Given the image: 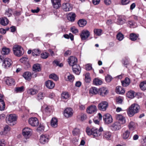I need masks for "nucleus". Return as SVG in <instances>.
<instances>
[{
	"instance_id": "nucleus-25",
	"label": "nucleus",
	"mask_w": 146,
	"mask_h": 146,
	"mask_svg": "<svg viewBox=\"0 0 146 146\" xmlns=\"http://www.w3.org/2000/svg\"><path fill=\"white\" fill-rule=\"evenodd\" d=\"M76 15L74 13H69L67 16V19L71 22H73L75 20Z\"/></svg>"
},
{
	"instance_id": "nucleus-55",
	"label": "nucleus",
	"mask_w": 146,
	"mask_h": 146,
	"mask_svg": "<svg viewBox=\"0 0 146 146\" xmlns=\"http://www.w3.org/2000/svg\"><path fill=\"white\" fill-rule=\"evenodd\" d=\"M12 12L11 9H8L6 11L5 13V14L7 15L8 17H9L12 14Z\"/></svg>"
},
{
	"instance_id": "nucleus-23",
	"label": "nucleus",
	"mask_w": 146,
	"mask_h": 146,
	"mask_svg": "<svg viewBox=\"0 0 146 146\" xmlns=\"http://www.w3.org/2000/svg\"><path fill=\"white\" fill-rule=\"evenodd\" d=\"M50 125L51 126L54 128H56L58 126V120L55 117H53L51 121Z\"/></svg>"
},
{
	"instance_id": "nucleus-1",
	"label": "nucleus",
	"mask_w": 146,
	"mask_h": 146,
	"mask_svg": "<svg viewBox=\"0 0 146 146\" xmlns=\"http://www.w3.org/2000/svg\"><path fill=\"white\" fill-rule=\"evenodd\" d=\"M103 129L102 127H100L98 130L96 128H93L91 129L87 127L86 129V132L88 135H92L96 139L100 137H101L102 132Z\"/></svg>"
},
{
	"instance_id": "nucleus-6",
	"label": "nucleus",
	"mask_w": 146,
	"mask_h": 146,
	"mask_svg": "<svg viewBox=\"0 0 146 146\" xmlns=\"http://www.w3.org/2000/svg\"><path fill=\"white\" fill-rule=\"evenodd\" d=\"M32 130L28 127L24 128L23 130V135L26 139H28L31 135Z\"/></svg>"
},
{
	"instance_id": "nucleus-9",
	"label": "nucleus",
	"mask_w": 146,
	"mask_h": 146,
	"mask_svg": "<svg viewBox=\"0 0 146 146\" xmlns=\"http://www.w3.org/2000/svg\"><path fill=\"white\" fill-rule=\"evenodd\" d=\"M108 106V103L106 101H102L98 106L99 109L102 111H105Z\"/></svg>"
},
{
	"instance_id": "nucleus-42",
	"label": "nucleus",
	"mask_w": 146,
	"mask_h": 146,
	"mask_svg": "<svg viewBox=\"0 0 146 146\" xmlns=\"http://www.w3.org/2000/svg\"><path fill=\"white\" fill-rule=\"evenodd\" d=\"M135 92L132 91H129L126 94L127 96V97L133 98L134 97Z\"/></svg>"
},
{
	"instance_id": "nucleus-17",
	"label": "nucleus",
	"mask_w": 146,
	"mask_h": 146,
	"mask_svg": "<svg viewBox=\"0 0 146 146\" xmlns=\"http://www.w3.org/2000/svg\"><path fill=\"white\" fill-rule=\"evenodd\" d=\"M97 110V108L95 106L91 105L87 108L86 111L88 113L91 114L96 111Z\"/></svg>"
},
{
	"instance_id": "nucleus-21",
	"label": "nucleus",
	"mask_w": 146,
	"mask_h": 146,
	"mask_svg": "<svg viewBox=\"0 0 146 146\" xmlns=\"http://www.w3.org/2000/svg\"><path fill=\"white\" fill-rule=\"evenodd\" d=\"M99 92L100 95L102 96H104L108 93V91L104 87L102 88L99 90Z\"/></svg>"
},
{
	"instance_id": "nucleus-8",
	"label": "nucleus",
	"mask_w": 146,
	"mask_h": 146,
	"mask_svg": "<svg viewBox=\"0 0 146 146\" xmlns=\"http://www.w3.org/2000/svg\"><path fill=\"white\" fill-rule=\"evenodd\" d=\"M121 124L119 122L116 121L114 122L110 126V128L112 131H115L121 129Z\"/></svg>"
},
{
	"instance_id": "nucleus-22",
	"label": "nucleus",
	"mask_w": 146,
	"mask_h": 146,
	"mask_svg": "<svg viewBox=\"0 0 146 146\" xmlns=\"http://www.w3.org/2000/svg\"><path fill=\"white\" fill-rule=\"evenodd\" d=\"M45 85L49 89H52L54 86L55 84L53 81L48 80L46 82Z\"/></svg>"
},
{
	"instance_id": "nucleus-28",
	"label": "nucleus",
	"mask_w": 146,
	"mask_h": 146,
	"mask_svg": "<svg viewBox=\"0 0 146 146\" xmlns=\"http://www.w3.org/2000/svg\"><path fill=\"white\" fill-rule=\"evenodd\" d=\"M116 92L118 94H123L125 92L124 88L121 86H117L116 88Z\"/></svg>"
},
{
	"instance_id": "nucleus-12",
	"label": "nucleus",
	"mask_w": 146,
	"mask_h": 146,
	"mask_svg": "<svg viewBox=\"0 0 146 146\" xmlns=\"http://www.w3.org/2000/svg\"><path fill=\"white\" fill-rule=\"evenodd\" d=\"M68 63L70 65L72 66L74 65H76L77 62L76 58L73 56H71L68 58Z\"/></svg>"
},
{
	"instance_id": "nucleus-48",
	"label": "nucleus",
	"mask_w": 146,
	"mask_h": 146,
	"mask_svg": "<svg viewBox=\"0 0 146 146\" xmlns=\"http://www.w3.org/2000/svg\"><path fill=\"white\" fill-rule=\"evenodd\" d=\"M15 91L17 92H21L24 91V87L23 86L21 87H17L15 89Z\"/></svg>"
},
{
	"instance_id": "nucleus-62",
	"label": "nucleus",
	"mask_w": 146,
	"mask_h": 146,
	"mask_svg": "<svg viewBox=\"0 0 146 146\" xmlns=\"http://www.w3.org/2000/svg\"><path fill=\"white\" fill-rule=\"evenodd\" d=\"M104 2L107 5H109L111 3V0H104Z\"/></svg>"
},
{
	"instance_id": "nucleus-33",
	"label": "nucleus",
	"mask_w": 146,
	"mask_h": 146,
	"mask_svg": "<svg viewBox=\"0 0 146 146\" xmlns=\"http://www.w3.org/2000/svg\"><path fill=\"white\" fill-rule=\"evenodd\" d=\"M33 70L36 72L40 71L41 69L40 65L39 64H36L33 65Z\"/></svg>"
},
{
	"instance_id": "nucleus-46",
	"label": "nucleus",
	"mask_w": 146,
	"mask_h": 146,
	"mask_svg": "<svg viewBox=\"0 0 146 146\" xmlns=\"http://www.w3.org/2000/svg\"><path fill=\"white\" fill-rule=\"evenodd\" d=\"M50 78L52 79L55 81H57L58 79V77L54 74H52L49 76Z\"/></svg>"
},
{
	"instance_id": "nucleus-30",
	"label": "nucleus",
	"mask_w": 146,
	"mask_h": 146,
	"mask_svg": "<svg viewBox=\"0 0 146 146\" xmlns=\"http://www.w3.org/2000/svg\"><path fill=\"white\" fill-rule=\"evenodd\" d=\"M102 81L98 78H95L93 80V84L96 86L100 85L102 84Z\"/></svg>"
},
{
	"instance_id": "nucleus-4",
	"label": "nucleus",
	"mask_w": 146,
	"mask_h": 146,
	"mask_svg": "<svg viewBox=\"0 0 146 146\" xmlns=\"http://www.w3.org/2000/svg\"><path fill=\"white\" fill-rule=\"evenodd\" d=\"M17 119V117L15 114H10L7 116L6 122L9 125H14Z\"/></svg>"
},
{
	"instance_id": "nucleus-20",
	"label": "nucleus",
	"mask_w": 146,
	"mask_h": 146,
	"mask_svg": "<svg viewBox=\"0 0 146 146\" xmlns=\"http://www.w3.org/2000/svg\"><path fill=\"white\" fill-rule=\"evenodd\" d=\"M116 119L119 121L121 124H124L125 123V120L124 117L120 114H118L116 115Z\"/></svg>"
},
{
	"instance_id": "nucleus-15",
	"label": "nucleus",
	"mask_w": 146,
	"mask_h": 146,
	"mask_svg": "<svg viewBox=\"0 0 146 146\" xmlns=\"http://www.w3.org/2000/svg\"><path fill=\"white\" fill-rule=\"evenodd\" d=\"M54 8L55 9H58L61 7V0H51Z\"/></svg>"
},
{
	"instance_id": "nucleus-36",
	"label": "nucleus",
	"mask_w": 146,
	"mask_h": 146,
	"mask_svg": "<svg viewBox=\"0 0 146 146\" xmlns=\"http://www.w3.org/2000/svg\"><path fill=\"white\" fill-rule=\"evenodd\" d=\"M38 91L35 89L31 88L28 89L27 90V93L31 95H33L37 93Z\"/></svg>"
},
{
	"instance_id": "nucleus-19",
	"label": "nucleus",
	"mask_w": 146,
	"mask_h": 146,
	"mask_svg": "<svg viewBox=\"0 0 146 146\" xmlns=\"http://www.w3.org/2000/svg\"><path fill=\"white\" fill-rule=\"evenodd\" d=\"M5 81L7 84L9 86H12L15 85V82L14 79L11 77L5 78Z\"/></svg>"
},
{
	"instance_id": "nucleus-10",
	"label": "nucleus",
	"mask_w": 146,
	"mask_h": 146,
	"mask_svg": "<svg viewBox=\"0 0 146 146\" xmlns=\"http://www.w3.org/2000/svg\"><path fill=\"white\" fill-rule=\"evenodd\" d=\"M11 60L8 58H6L3 61L2 66L5 68H8L12 65Z\"/></svg>"
},
{
	"instance_id": "nucleus-11",
	"label": "nucleus",
	"mask_w": 146,
	"mask_h": 146,
	"mask_svg": "<svg viewBox=\"0 0 146 146\" xmlns=\"http://www.w3.org/2000/svg\"><path fill=\"white\" fill-rule=\"evenodd\" d=\"M29 124L32 126L36 127L39 124V122L37 118L36 117H31L29 120Z\"/></svg>"
},
{
	"instance_id": "nucleus-3",
	"label": "nucleus",
	"mask_w": 146,
	"mask_h": 146,
	"mask_svg": "<svg viewBox=\"0 0 146 146\" xmlns=\"http://www.w3.org/2000/svg\"><path fill=\"white\" fill-rule=\"evenodd\" d=\"M13 51L14 54L17 56H20L24 53L23 49L20 46L15 45L13 46Z\"/></svg>"
},
{
	"instance_id": "nucleus-53",
	"label": "nucleus",
	"mask_w": 146,
	"mask_h": 146,
	"mask_svg": "<svg viewBox=\"0 0 146 146\" xmlns=\"http://www.w3.org/2000/svg\"><path fill=\"white\" fill-rule=\"evenodd\" d=\"M112 79V77L109 75H107L105 78V80L107 82H110Z\"/></svg>"
},
{
	"instance_id": "nucleus-14",
	"label": "nucleus",
	"mask_w": 146,
	"mask_h": 146,
	"mask_svg": "<svg viewBox=\"0 0 146 146\" xmlns=\"http://www.w3.org/2000/svg\"><path fill=\"white\" fill-rule=\"evenodd\" d=\"M72 67L73 72L76 74H79L81 71V68L79 65L76 64L73 65Z\"/></svg>"
},
{
	"instance_id": "nucleus-16",
	"label": "nucleus",
	"mask_w": 146,
	"mask_h": 146,
	"mask_svg": "<svg viewBox=\"0 0 146 146\" xmlns=\"http://www.w3.org/2000/svg\"><path fill=\"white\" fill-rule=\"evenodd\" d=\"M62 8L65 11H70L72 10V6L69 3H63L62 6Z\"/></svg>"
},
{
	"instance_id": "nucleus-13",
	"label": "nucleus",
	"mask_w": 146,
	"mask_h": 146,
	"mask_svg": "<svg viewBox=\"0 0 146 146\" xmlns=\"http://www.w3.org/2000/svg\"><path fill=\"white\" fill-rule=\"evenodd\" d=\"M73 113L72 110L70 108H66L64 111V115L67 118L72 116Z\"/></svg>"
},
{
	"instance_id": "nucleus-61",
	"label": "nucleus",
	"mask_w": 146,
	"mask_h": 146,
	"mask_svg": "<svg viewBox=\"0 0 146 146\" xmlns=\"http://www.w3.org/2000/svg\"><path fill=\"white\" fill-rule=\"evenodd\" d=\"M71 51L70 50H67L64 53V55L65 56H67L71 55Z\"/></svg>"
},
{
	"instance_id": "nucleus-52",
	"label": "nucleus",
	"mask_w": 146,
	"mask_h": 146,
	"mask_svg": "<svg viewBox=\"0 0 146 146\" xmlns=\"http://www.w3.org/2000/svg\"><path fill=\"white\" fill-rule=\"evenodd\" d=\"M123 38V35L121 33H119L117 35V38L119 40H122Z\"/></svg>"
},
{
	"instance_id": "nucleus-35",
	"label": "nucleus",
	"mask_w": 146,
	"mask_h": 146,
	"mask_svg": "<svg viewBox=\"0 0 146 146\" xmlns=\"http://www.w3.org/2000/svg\"><path fill=\"white\" fill-rule=\"evenodd\" d=\"M10 52V50L9 48L4 47L2 49L1 53L3 55H7Z\"/></svg>"
},
{
	"instance_id": "nucleus-37",
	"label": "nucleus",
	"mask_w": 146,
	"mask_h": 146,
	"mask_svg": "<svg viewBox=\"0 0 146 146\" xmlns=\"http://www.w3.org/2000/svg\"><path fill=\"white\" fill-rule=\"evenodd\" d=\"M111 136V133L109 131H106L104 132L103 134V137L107 139H109Z\"/></svg>"
},
{
	"instance_id": "nucleus-49",
	"label": "nucleus",
	"mask_w": 146,
	"mask_h": 146,
	"mask_svg": "<svg viewBox=\"0 0 146 146\" xmlns=\"http://www.w3.org/2000/svg\"><path fill=\"white\" fill-rule=\"evenodd\" d=\"M49 54L46 52H43L41 54V57L43 59H46L49 56Z\"/></svg>"
},
{
	"instance_id": "nucleus-27",
	"label": "nucleus",
	"mask_w": 146,
	"mask_h": 146,
	"mask_svg": "<svg viewBox=\"0 0 146 146\" xmlns=\"http://www.w3.org/2000/svg\"><path fill=\"white\" fill-rule=\"evenodd\" d=\"M0 23L3 25L6 26L9 23V21L6 18H0Z\"/></svg>"
},
{
	"instance_id": "nucleus-38",
	"label": "nucleus",
	"mask_w": 146,
	"mask_h": 146,
	"mask_svg": "<svg viewBox=\"0 0 146 146\" xmlns=\"http://www.w3.org/2000/svg\"><path fill=\"white\" fill-rule=\"evenodd\" d=\"M5 107V104L3 100H0V110L3 111Z\"/></svg>"
},
{
	"instance_id": "nucleus-34",
	"label": "nucleus",
	"mask_w": 146,
	"mask_h": 146,
	"mask_svg": "<svg viewBox=\"0 0 146 146\" xmlns=\"http://www.w3.org/2000/svg\"><path fill=\"white\" fill-rule=\"evenodd\" d=\"M40 53V51L38 49H35L32 51V54L34 57L38 56Z\"/></svg>"
},
{
	"instance_id": "nucleus-26",
	"label": "nucleus",
	"mask_w": 146,
	"mask_h": 146,
	"mask_svg": "<svg viewBox=\"0 0 146 146\" xmlns=\"http://www.w3.org/2000/svg\"><path fill=\"white\" fill-rule=\"evenodd\" d=\"M86 21L84 19H82L79 20L78 21V24L80 27H83L86 25L87 24Z\"/></svg>"
},
{
	"instance_id": "nucleus-44",
	"label": "nucleus",
	"mask_w": 146,
	"mask_h": 146,
	"mask_svg": "<svg viewBox=\"0 0 146 146\" xmlns=\"http://www.w3.org/2000/svg\"><path fill=\"white\" fill-rule=\"evenodd\" d=\"M128 126L130 130H133L135 129L136 125L135 123L132 121H131L129 123Z\"/></svg>"
},
{
	"instance_id": "nucleus-56",
	"label": "nucleus",
	"mask_w": 146,
	"mask_h": 146,
	"mask_svg": "<svg viewBox=\"0 0 146 146\" xmlns=\"http://www.w3.org/2000/svg\"><path fill=\"white\" fill-rule=\"evenodd\" d=\"M10 130V128L8 125H6L4 128L3 132L5 133H7V131Z\"/></svg>"
},
{
	"instance_id": "nucleus-29",
	"label": "nucleus",
	"mask_w": 146,
	"mask_h": 146,
	"mask_svg": "<svg viewBox=\"0 0 146 146\" xmlns=\"http://www.w3.org/2000/svg\"><path fill=\"white\" fill-rule=\"evenodd\" d=\"M130 83V80L127 77L124 80L121 82L122 86L124 87L127 86Z\"/></svg>"
},
{
	"instance_id": "nucleus-58",
	"label": "nucleus",
	"mask_w": 146,
	"mask_h": 146,
	"mask_svg": "<svg viewBox=\"0 0 146 146\" xmlns=\"http://www.w3.org/2000/svg\"><path fill=\"white\" fill-rule=\"evenodd\" d=\"M28 60V58L27 57H23L20 60V61L23 63H25Z\"/></svg>"
},
{
	"instance_id": "nucleus-45",
	"label": "nucleus",
	"mask_w": 146,
	"mask_h": 146,
	"mask_svg": "<svg viewBox=\"0 0 146 146\" xmlns=\"http://www.w3.org/2000/svg\"><path fill=\"white\" fill-rule=\"evenodd\" d=\"M130 39L132 41H135L136 40L138 36L137 35L134 33H132L130 35Z\"/></svg>"
},
{
	"instance_id": "nucleus-47",
	"label": "nucleus",
	"mask_w": 146,
	"mask_h": 146,
	"mask_svg": "<svg viewBox=\"0 0 146 146\" xmlns=\"http://www.w3.org/2000/svg\"><path fill=\"white\" fill-rule=\"evenodd\" d=\"M85 81L86 82H89L91 81L90 74L87 73L85 74Z\"/></svg>"
},
{
	"instance_id": "nucleus-7",
	"label": "nucleus",
	"mask_w": 146,
	"mask_h": 146,
	"mask_svg": "<svg viewBox=\"0 0 146 146\" xmlns=\"http://www.w3.org/2000/svg\"><path fill=\"white\" fill-rule=\"evenodd\" d=\"M90 33L87 30H82L80 34V36L82 40H85L88 39L90 36Z\"/></svg>"
},
{
	"instance_id": "nucleus-64",
	"label": "nucleus",
	"mask_w": 146,
	"mask_h": 146,
	"mask_svg": "<svg viewBox=\"0 0 146 146\" xmlns=\"http://www.w3.org/2000/svg\"><path fill=\"white\" fill-rule=\"evenodd\" d=\"M0 146H5V142L4 139L0 140Z\"/></svg>"
},
{
	"instance_id": "nucleus-51",
	"label": "nucleus",
	"mask_w": 146,
	"mask_h": 146,
	"mask_svg": "<svg viewBox=\"0 0 146 146\" xmlns=\"http://www.w3.org/2000/svg\"><path fill=\"white\" fill-rule=\"evenodd\" d=\"M72 132L74 135H77L80 133V130L78 128H75L74 129Z\"/></svg>"
},
{
	"instance_id": "nucleus-2",
	"label": "nucleus",
	"mask_w": 146,
	"mask_h": 146,
	"mask_svg": "<svg viewBox=\"0 0 146 146\" xmlns=\"http://www.w3.org/2000/svg\"><path fill=\"white\" fill-rule=\"evenodd\" d=\"M140 107L138 104H132L129 108L127 113L128 115L130 117L133 116L135 114L139 112L140 109Z\"/></svg>"
},
{
	"instance_id": "nucleus-60",
	"label": "nucleus",
	"mask_w": 146,
	"mask_h": 146,
	"mask_svg": "<svg viewBox=\"0 0 146 146\" xmlns=\"http://www.w3.org/2000/svg\"><path fill=\"white\" fill-rule=\"evenodd\" d=\"M71 30L72 32L74 34H76L78 33V30L75 27H73L71 28Z\"/></svg>"
},
{
	"instance_id": "nucleus-57",
	"label": "nucleus",
	"mask_w": 146,
	"mask_h": 146,
	"mask_svg": "<svg viewBox=\"0 0 146 146\" xmlns=\"http://www.w3.org/2000/svg\"><path fill=\"white\" fill-rule=\"evenodd\" d=\"M130 0H121V3L122 5H126L129 3Z\"/></svg>"
},
{
	"instance_id": "nucleus-18",
	"label": "nucleus",
	"mask_w": 146,
	"mask_h": 146,
	"mask_svg": "<svg viewBox=\"0 0 146 146\" xmlns=\"http://www.w3.org/2000/svg\"><path fill=\"white\" fill-rule=\"evenodd\" d=\"M49 139L48 136L46 135H42L40 137V142L41 143L45 144L48 142Z\"/></svg>"
},
{
	"instance_id": "nucleus-59",
	"label": "nucleus",
	"mask_w": 146,
	"mask_h": 146,
	"mask_svg": "<svg viewBox=\"0 0 146 146\" xmlns=\"http://www.w3.org/2000/svg\"><path fill=\"white\" fill-rule=\"evenodd\" d=\"M92 67L91 65L90 64H86L85 66V69L87 70H91Z\"/></svg>"
},
{
	"instance_id": "nucleus-63",
	"label": "nucleus",
	"mask_w": 146,
	"mask_h": 146,
	"mask_svg": "<svg viewBox=\"0 0 146 146\" xmlns=\"http://www.w3.org/2000/svg\"><path fill=\"white\" fill-rule=\"evenodd\" d=\"M44 127L42 125H40L38 127L37 130L40 131H42L44 130Z\"/></svg>"
},
{
	"instance_id": "nucleus-43",
	"label": "nucleus",
	"mask_w": 146,
	"mask_h": 146,
	"mask_svg": "<svg viewBox=\"0 0 146 146\" xmlns=\"http://www.w3.org/2000/svg\"><path fill=\"white\" fill-rule=\"evenodd\" d=\"M45 94L43 93L40 92L38 93L37 97V99L38 100H42L43 99L44 97Z\"/></svg>"
},
{
	"instance_id": "nucleus-54",
	"label": "nucleus",
	"mask_w": 146,
	"mask_h": 146,
	"mask_svg": "<svg viewBox=\"0 0 146 146\" xmlns=\"http://www.w3.org/2000/svg\"><path fill=\"white\" fill-rule=\"evenodd\" d=\"M67 77L68 80L70 81L71 82H73L74 80V76L70 74Z\"/></svg>"
},
{
	"instance_id": "nucleus-39",
	"label": "nucleus",
	"mask_w": 146,
	"mask_h": 146,
	"mask_svg": "<svg viewBox=\"0 0 146 146\" xmlns=\"http://www.w3.org/2000/svg\"><path fill=\"white\" fill-rule=\"evenodd\" d=\"M140 88L143 91L146 90V81L141 82L139 84Z\"/></svg>"
},
{
	"instance_id": "nucleus-32",
	"label": "nucleus",
	"mask_w": 146,
	"mask_h": 146,
	"mask_svg": "<svg viewBox=\"0 0 146 146\" xmlns=\"http://www.w3.org/2000/svg\"><path fill=\"white\" fill-rule=\"evenodd\" d=\"M61 98L62 100L68 99L70 96L68 93L67 92H63L61 94Z\"/></svg>"
},
{
	"instance_id": "nucleus-5",
	"label": "nucleus",
	"mask_w": 146,
	"mask_h": 146,
	"mask_svg": "<svg viewBox=\"0 0 146 146\" xmlns=\"http://www.w3.org/2000/svg\"><path fill=\"white\" fill-rule=\"evenodd\" d=\"M103 119L105 124H108L113 121L112 116L109 113H106L103 116Z\"/></svg>"
},
{
	"instance_id": "nucleus-40",
	"label": "nucleus",
	"mask_w": 146,
	"mask_h": 146,
	"mask_svg": "<svg viewBox=\"0 0 146 146\" xmlns=\"http://www.w3.org/2000/svg\"><path fill=\"white\" fill-rule=\"evenodd\" d=\"M130 132L128 130H126L123 134V138L125 139H127L129 137Z\"/></svg>"
},
{
	"instance_id": "nucleus-24",
	"label": "nucleus",
	"mask_w": 146,
	"mask_h": 146,
	"mask_svg": "<svg viewBox=\"0 0 146 146\" xmlns=\"http://www.w3.org/2000/svg\"><path fill=\"white\" fill-rule=\"evenodd\" d=\"M31 76L32 74L31 72L28 71L25 72L23 74L24 78L28 80H30L31 79Z\"/></svg>"
},
{
	"instance_id": "nucleus-41",
	"label": "nucleus",
	"mask_w": 146,
	"mask_h": 146,
	"mask_svg": "<svg viewBox=\"0 0 146 146\" xmlns=\"http://www.w3.org/2000/svg\"><path fill=\"white\" fill-rule=\"evenodd\" d=\"M102 31V30L100 29H95L94 31V34L98 36L101 35Z\"/></svg>"
},
{
	"instance_id": "nucleus-31",
	"label": "nucleus",
	"mask_w": 146,
	"mask_h": 146,
	"mask_svg": "<svg viewBox=\"0 0 146 146\" xmlns=\"http://www.w3.org/2000/svg\"><path fill=\"white\" fill-rule=\"evenodd\" d=\"M89 93L92 95H95L99 93V90L96 88L92 87L90 89Z\"/></svg>"
},
{
	"instance_id": "nucleus-50",
	"label": "nucleus",
	"mask_w": 146,
	"mask_h": 146,
	"mask_svg": "<svg viewBox=\"0 0 146 146\" xmlns=\"http://www.w3.org/2000/svg\"><path fill=\"white\" fill-rule=\"evenodd\" d=\"M135 23L132 21H129L127 22L128 25L130 27L134 28L136 27Z\"/></svg>"
}]
</instances>
